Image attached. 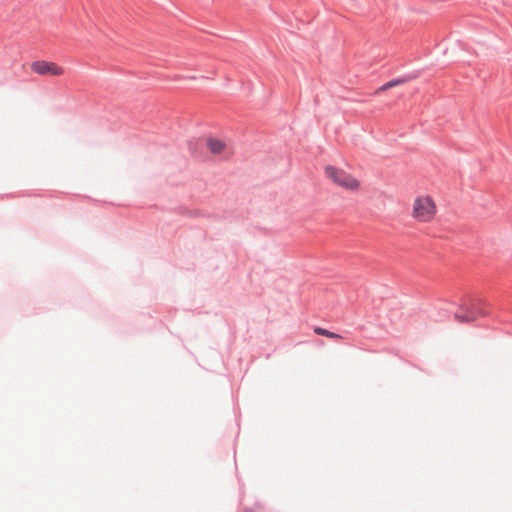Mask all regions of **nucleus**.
Here are the masks:
<instances>
[{"mask_svg": "<svg viewBox=\"0 0 512 512\" xmlns=\"http://www.w3.org/2000/svg\"><path fill=\"white\" fill-rule=\"evenodd\" d=\"M324 173L330 181L345 190L355 192L361 188V182L342 168L328 165L325 167Z\"/></svg>", "mask_w": 512, "mask_h": 512, "instance_id": "1", "label": "nucleus"}, {"mask_svg": "<svg viewBox=\"0 0 512 512\" xmlns=\"http://www.w3.org/2000/svg\"><path fill=\"white\" fill-rule=\"evenodd\" d=\"M438 207L436 200L431 195L418 197V222L430 223L437 216Z\"/></svg>", "mask_w": 512, "mask_h": 512, "instance_id": "2", "label": "nucleus"}, {"mask_svg": "<svg viewBox=\"0 0 512 512\" xmlns=\"http://www.w3.org/2000/svg\"><path fill=\"white\" fill-rule=\"evenodd\" d=\"M31 70L42 76H62L65 73V69L54 63L49 61H35L31 64Z\"/></svg>", "mask_w": 512, "mask_h": 512, "instance_id": "3", "label": "nucleus"}, {"mask_svg": "<svg viewBox=\"0 0 512 512\" xmlns=\"http://www.w3.org/2000/svg\"><path fill=\"white\" fill-rule=\"evenodd\" d=\"M207 147L209 151L214 155H229L231 150L227 143L218 138H209L207 140Z\"/></svg>", "mask_w": 512, "mask_h": 512, "instance_id": "4", "label": "nucleus"}, {"mask_svg": "<svg viewBox=\"0 0 512 512\" xmlns=\"http://www.w3.org/2000/svg\"><path fill=\"white\" fill-rule=\"evenodd\" d=\"M405 80L404 79H395V80H391L385 84H383L382 86H380L379 88H377L374 92V94L378 95L384 91H387L388 89H391L393 87H396L402 83H404Z\"/></svg>", "mask_w": 512, "mask_h": 512, "instance_id": "5", "label": "nucleus"}, {"mask_svg": "<svg viewBox=\"0 0 512 512\" xmlns=\"http://www.w3.org/2000/svg\"><path fill=\"white\" fill-rule=\"evenodd\" d=\"M314 332L318 335L325 336V337L331 338V339H343V337L340 334L331 332V331L326 330L321 327H315Z\"/></svg>", "mask_w": 512, "mask_h": 512, "instance_id": "6", "label": "nucleus"}, {"mask_svg": "<svg viewBox=\"0 0 512 512\" xmlns=\"http://www.w3.org/2000/svg\"><path fill=\"white\" fill-rule=\"evenodd\" d=\"M456 318L461 321V322H468V321H472L474 320V317H464V316H460V315H456Z\"/></svg>", "mask_w": 512, "mask_h": 512, "instance_id": "7", "label": "nucleus"}]
</instances>
